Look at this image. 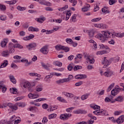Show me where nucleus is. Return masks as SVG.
<instances>
[{"mask_svg": "<svg viewBox=\"0 0 124 124\" xmlns=\"http://www.w3.org/2000/svg\"><path fill=\"white\" fill-rule=\"evenodd\" d=\"M8 107L12 109V111H16V110H18V107H17V105H16H16H13L12 103H9Z\"/></svg>", "mask_w": 124, "mask_h": 124, "instance_id": "10", "label": "nucleus"}, {"mask_svg": "<svg viewBox=\"0 0 124 124\" xmlns=\"http://www.w3.org/2000/svg\"><path fill=\"white\" fill-rule=\"evenodd\" d=\"M74 114H87L88 111L86 110H83L81 109H78L73 111Z\"/></svg>", "mask_w": 124, "mask_h": 124, "instance_id": "9", "label": "nucleus"}, {"mask_svg": "<svg viewBox=\"0 0 124 124\" xmlns=\"http://www.w3.org/2000/svg\"><path fill=\"white\" fill-rule=\"evenodd\" d=\"M8 64V62L7 60H4L3 63L0 66V68H3L4 67H6Z\"/></svg>", "mask_w": 124, "mask_h": 124, "instance_id": "19", "label": "nucleus"}, {"mask_svg": "<svg viewBox=\"0 0 124 124\" xmlns=\"http://www.w3.org/2000/svg\"><path fill=\"white\" fill-rule=\"evenodd\" d=\"M17 9L19 11H24V10H26L27 9V8L25 7H21V6H18L17 7Z\"/></svg>", "mask_w": 124, "mask_h": 124, "instance_id": "33", "label": "nucleus"}, {"mask_svg": "<svg viewBox=\"0 0 124 124\" xmlns=\"http://www.w3.org/2000/svg\"><path fill=\"white\" fill-rule=\"evenodd\" d=\"M57 100H59V101H60L61 102H64V103H67V101H66L65 99H64L62 97H57Z\"/></svg>", "mask_w": 124, "mask_h": 124, "instance_id": "31", "label": "nucleus"}, {"mask_svg": "<svg viewBox=\"0 0 124 124\" xmlns=\"http://www.w3.org/2000/svg\"><path fill=\"white\" fill-rule=\"evenodd\" d=\"M14 48H18L19 49H22L23 48V46L22 45L17 44L16 45H14Z\"/></svg>", "mask_w": 124, "mask_h": 124, "instance_id": "40", "label": "nucleus"}, {"mask_svg": "<svg viewBox=\"0 0 124 124\" xmlns=\"http://www.w3.org/2000/svg\"><path fill=\"white\" fill-rule=\"evenodd\" d=\"M39 3L42 4V5H46V6H51L52 3L49 1H46V0H39Z\"/></svg>", "mask_w": 124, "mask_h": 124, "instance_id": "5", "label": "nucleus"}, {"mask_svg": "<svg viewBox=\"0 0 124 124\" xmlns=\"http://www.w3.org/2000/svg\"><path fill=\"white\" fill-rule=\"evenodd\" d=\"M71 16V13H66V21H67L68 19H69V17Z\"/></svg>", "mask_w": 124, "mask_h": 124, "instance_id": "54", "label": "nucleus"}, {"mask_svg": "<svg viewBox=\"0 0 124 124\" xmlns=\"http://www.w3.org/2000/svg\"><path fill=\"white\" fill-rule=\"evenodd\" d=\"M0 10L4 11V10L6 9V6H5V5L0 4Z\"/></svg>", "mask_w": 124, "mask_h": 124, "instance_id": "53", "label": "nucleus"}, {"mask_svg": "<svg viewBox=\"0 0 124 124\" xmlns=\"http://www.w3.org/2000/svg\"><path fill=\"white\" fill-rule=\"evenodd\" d=\"M74 59V55H70L68 57V61H72Z\"/></svg>", "mask_w": 124, "mask_h": 124, "instance_id": "61", "label": "nucleus"}, {"mask_svg": "<svg viewBox=\"0 0 124 124\" xmlns=\"http://www.w3.org/2000/svg\"><path fill=\"white\" fill-rule=\"evenodd\" d=\"M114 73L113 71H112V70H110V69L109 68H107L106 71L103 74V76H105V77L109 78L111 77V76H112V75Z\"/></svg>", "mask_w": 124, "mask_h": 124, "instance_id": "3", "label": "nucleus"}, {"mask_svg": "<svg viewBox=\"0 0 124 124\" xmlns=\"http://www.w3.org/2000/svg\"><path fill=\"white\" fill-rule=\"evenodd\" d=\"M28 30L29 31H39V29H38V28H34L33 27H30L28 28Z\"/></svg>", "mask_w": 124, "mask_h": 124, "instance_id": "16", "label": "nucleus"}, {"mask_svg": "<svg viewBox=\"0 0 124 124\" xmlns=\"http://www.w3.org/2000/svg\"><path fill=\"white\" fill-rule=\"evenodd\" d=\"M115 101L123 102V101H124V97L122 96H119L117 98L115 99Z\"/></svg>", "mask_w": 124, "mask_h": 124, "instance_id": "27", "label": "nucleus"}, {"mask_svg": "<svg viewBox=\"0 0 124 124\" xmlns=\"http://www.w3.org/2000/svg\"><path fill=\"white\" fill-rule=\"evenodd\" d=\"M79 69H82V66L80 65H76L73 68L74 71H76V70H78Z\"/></svg>", "mask_w": 124, "mask_h": 124, "instance_id": "41", "label": "nucleus"}, {"mask_svg": "<svg viewBox=\"0 0 124 124\" xmlns=\"http://www.w3.org/2000/svg\"><path fill=\"white\" fill-rule=\"evenodd\" d=\"M117 2V0H109L108 1V3L109 5H113V4H114V3H116Z\"/></svg>", "mask_w": 124, "mask_h": 124, "instance_id": "42", "label": "nucleus"}, {"mask_svg": "<svg viewBox=\"0 0 124 124\" xmlns=\"http://www.w3.org/2000/svg\"><path fill=\"white\" fill-rule=\"evenodd\" d=\"M14 48V44L12 43H10L8 46L9 53L10 54H12L15 52V49Z\"/></svg>", "mask_w": 124, "mask_h": 124, "instance_id": "6", "label": "nucleus"}, {"mask_svg": "<svg viewBox=\"0 0 124 124\" xmlns=\"http://www.w3.org/2000/svg\"><path fill=\"white\" fill-rule=\"evenodd\" d=\"M42 107L44 109H47V108L48 107V104H43Z\"/></svg>", "mask_w": 124, "mask_h": 124, "instance_id": "64", "label": "nucleus"}, {"mask_svg": "<svg viewBox=\"0 0 124 124\" xmlns=\"http://www.w3.org/2000/svg\"><path fill=\"white\" fill-rule=\"evenodd\" d=\"M115 35L116 36V37H120L122 38V33L121 32H118V33H115Z\"/></svg>", "mask_w": 124, "mask_h": 124, "instance_id": "55", "label": "nucleus"}, {"mask_svg": "<svg viewBox=\"0 0 124 124\" xmlns=\"http://www.w3.org/2000/svg\"><path fill=\"white\" fill-rule=\"evenodd\" d=\"M80 79H86L87 78V75L83 74H79Z\"/></svg>", "mask_w": 124, "mask_h": 124, "instance_id": "48", "label": "nucleus"}, {"mask_svg": "<svg viewBox=\"0 0 124 124\" xmlns=\"http://www.w3.org/2000/svg\"><path fill=\"white\" fill-rule=\"evenodd\" d=\"M54 65H56V66H59L61 67L62 65V63L59 62V61H55L53 62Z\"/></svg>", "mask_w": 124, "mask_h": 124, "instance_id": "30", "label": "nucleus"}, {"mask_svg": "<svg viewBox=\"0 0 124 124\" xmlns=\"http://www.w3.org/2000/svg\"><path fill=\"white\" fill-rule=\"evenodd\" d=\"M9 54L10 53L9 52L8 50H6V51H3L2 52V57H8V56H9Z\"/></svg>", "mask_w": 124, "mask_h": 124, "instance_id": "25", "label": "nucleus"}, {"mask_svg": "<svg viewBox=\"0 0 124 124\" xmlns=\"http://www.w3.org/2000/svg\"><path fill=\"white\" fill-rule=\"evenodd\" d=\"M65 41L66 42H67V43H69V44H71L72 43H73V41L70 38L66 39Z\"/></svg>", "mask_w": 124, "mask_h": 124, "instance_id": "44", "label": "nucleus"}, {"mask_svg": "<svg viewBox=\"0 0 124 124\" xmlns=\"http://www.w3.org/2000/svg\"><path fill=\"white\" fill-rule=\"evenodd\" d=\"M82 58H83V55L81 54H78L75 58V60H77V59H82Z\"/></svg>", "mask_w": 124, "mask_h": 124, "instance_id": "45", "label": "nucleus"}, {"mask_svg": "<svg viewBox=\"0 0 124 124\" xmlns=\"http://www.w3.org/2000/svg\"><path fill=\"white\" fill-rule=\"evenodd\" d=\"M48 122V119H47V117H44L42 120L43 124H46Z\"/></svg>", "mask_w": 124, "mask_h": 124, "instance_id": "58", "label": "nucleus"}, {"mask_svg": "<svg viewBox=\"0 0 124 124\" xmlns=\"http://www.w3.org/2000/svg\"><path fill=\"white\" fill-rule=\"evenodd\" d=\"M95 27L98 29H107L108 28L107 25L103 24H96Z\"/></svg>", "mask_w": 124, "mask_h": 124, "instance_id": "13", "label": "nucleus"}, {"mask_svg": "<svg viewBox=\"0 0 124 124\" xmlns=\"http://www.w3.org/2000/svg\"><path fill=\"white\" fill-rule=\"evenodd\" d=\"M16 105L18 106L19 107H25V106H26V105H25V104H24L23 103H16Z\"/></svg>", "mask_w": 124, "mask_h": 124, "instance_id": "43", "label": "nucleus"}, {"mask_svg": "<svg viewBox=\"0 0 124 124\" xmlns=\"http://www.w3.org/2000/svg\"><path fill=\"white\" fill-rule=\"evenodd\" d=\"M102 12L105 14L110 13V12L108 10V8L105 7L102 9Z\"/></svg>", "mask_w": 124, "mask_h": 124, "instance_id": "28", "label": "nucleus"}, {"mask_svg": "<svg viewBox=\"0 0 124 124\" xmlns=\"http://www.w3.org/2000/svg\"><path fill=\"white\" fill-rule=\"evenodd\" d=\"M98 48H100V49H103L104 50H108V49H109V47L103 44L99 45Z\"/></svg>", "mask_w": 124, "mask_h": 124, "instance_id": "21", "label": "nucleus"}, {"mask_svg": "<svg viewBox=\"0 0 124 124\" xmlns=\"http://www.w3.org/2000/svg\"><path fill=\"white\" fill-rule=\"evenodd\" d=\"M41 65L42 67H44V68H45V69H46V70H49V67L50 66H48L46 64H45V63L42 62L41 63Z\"/></svg>", "mask_w": 124, "mask_h": 124, "instance_id": "36", "label": "nucleus"}, {"mask_svg": "<svg viewBox=\"0 0 124 124\" xmlns=\"http://www.w3.org/2000/svg\"><path fill=\"white\" fill-rule=\"evenodd\" d=\"M77 17V15H76V14H74L72 16V18L71 19V22H76V18Z\"/></svg>", "mask_w": 124, "mask_h": 124, "instance_id": "35", "label": "nucleus"}, {"mask_svg": "<svg viewBox=\"0 0 124 124\" xmlns=\"http://www.w3.org/2000/svg\"><path fill=\"white\" fill-rule=\"evenodd\" d=\"M89 95L90 93H85L82 95L81 97V100H86V99H88Z\"/></svg>", "mask_w": 124, "mask_h": 124, "instance_id": "20", "label": "nucleus"}, {"mask_svg": "<svg viewBox=\"0 0 124 124\" xmlns=\"http://www.w3.org/2000/svg\"><path fill=\"white\" fill-rule=\"evenodd\" d=\"M88 34L90 37H93V35H94V31L93 30L88 31Z\"/></svg>", "mask_w": 124, "mask_h": 124, "instance_id": "26", "label": "nucleus"}, {"mask_svg": "<svg viewBox=\"0 0 124 124\" xmlns=\"http://www.w3.org/2000/svg\"><path fill=\"white\" fill-rule=\"evenodd\" d=\"M71 116H72V115L70 113H64L61 115L60 119L63 121H67Z\"/></svg>", "mask_w": 124, "mask_h": 124, "instance_id": "2", "label": "nucleus"}, {"mask_svg": "<svg viewBox=\"0 0 124 124\" xmlns=\"http://www.w3.org/2000/svg\"><path fill=\"white\" fill-rule=\"evenodd\" d=\"M29 75H30V76H33L35 77H40V75L35 73H30Z\"/></svg>", "mask_w": 124, "mask_h": 124, "instance_id": "37", "label": "nucleus"}, {"mask_svg": "<svg viewBox=\"0 0 124 124\" xmlns=\"http://www.w3.org/2000/svg\"><path fill=\"white\" fill-rule=\"evenodd\" d=\"M70 49V48L68 47L63 46V47L62 50L64 51V52H69Z\"/></svg>", "mask_w": 124, "mask_h": 124, "instance_id": "46", "label": "nucleus"}, {"mask_svg": "<svg viewBox=\"0 0 124 124\" xmlns=\"http://www.w3.org/2000/svg\"><path fill=\"white\" fill-rule=\"evenodd\" d=\"M16 90V88H12L10 89V93L13 94L14 93Z\"/></svg>", "mask_w": 124, "mask_h": 124, "instance_id": "62", "label": "nucleus"}, {"mask_svg": "<svg viewBox=\"0 0 124 124\" xmlns=\"http://www.w3.org/2000/svg\"><path fill=\"white\" fill-rule=\"evenodd\" d=\"M121 91V88H115V89H113L111 92V94L113 96H115L116 94H118Z\"/></svg>", "mask_w": 124, "mask_h": 124, "instance_id": "8", "label": "nucleus"}, {"mask_svg": "<svg viewBox=\"0 0 124 124\" xmlns=\"http://www.w3.org/2000/svg\"><path fill=\"white\" fill-rule=\"evenodd\" d=\"M36 46V44L35 43H33L31 44H30L27 47L28 48L29 50H31V48H34Z\"/></svg>", "mask_w": 124, "mask_h": 124, "instance_id": "18", "label": "nucleus"}, {"mask_svg": "<svg viewBox=\"0 0 124 124\" xmlns=\"http://www.w3.org/2000/svg\"><path fill=\"white\" fill-rule=\"evenodd\" d=\"M112 101V100L111 99H109V97H106L105 98V102L108 103V102H111Z\"/></svg>", "mask_w": 124, "mask_h": 124, "instance_id": "56", "label": "nucleus"}, {"mask_svg": "<svg viewBox=\"0 0 124 124\" xmlns=\"http://www.w3.org/2000/svg\"><path fill=\"white\" fill-rule=\"evenodd\" d=\"M0 19L1 21H5L6 20V16H2L0 17Z\"/></svg>", "mask_w": 124, "mask_h": 124, "instance_id": "63", "label": "nucleus"}, {"mask_svg": "<svg viewBox=\"0 0 124 124\" xmlns=\"http://www.w3.org/2000/svg\"><path fill=\"white\" fill-rule=\"evenodd\" d=\"M53 77V74L50 73L49 75L45 77L44 78L45 82L50 83L51 82V78Z\"/></svg>", "mask_w": 124, "mask_h": 124, "instance_id": "11", "label": "nucleus"}, {"mask_svg": "<svg viewBox=\"0 0 124 124\" xmlns=\"http://www.w3.org/2000/svg\"><path fill=\"white\" fill-rule=\"evenodd\" d=\"M40 52H41V53H42V54L44 55H47L49 52L48 51V47L47 46H44L42 48H41Z\"/></svg>", "mask_w": 124, "mask_h": 124, "instance_id": "12", "label": "nucleus"}, {"mask_svg": "<svg viewBox=\"0 0 124 124\" xmlns=\"http://www.w3.org/2000/svg\"><path fill=\"white\" fill-rule=\"evenodd\" d=\"M102 63L105 64L103 66L104 68H106L108 65L111 64V61L107 60L106 57L104 58V61L102 62Z\"/></svg>", "mask_w": 124, "mask_h": 124, "instance_id": "4", "label": "nucleus"}, {"mask_svg": "<svg viewBox=\"0 0 124 124\" xmlns=\"http://www.w3.org/2000/svg\"><path fill=\"white\" fill-rule=\"evenodd\" d=\"M101 20V17H97L95 18H93L92 19V22H98Z\"/></svg>", "mask_w": 124, "mask_h": 124, "instance_id": "50", "label": "nucleus"}, {"mask_svg": "<svg viewBox=\"0 0 124 124\" xmlns=\"http://www.w3.org/2000/svg\"><path fill=\"white\" fill-rule=\"evenodd\" d=\"M41 32L44 33L46 32V34H51V33H53L54 32V30H46L45 29H42L41 31Z\"/></svg>", "mask_w": 124, "mask_h": 124, "instance_id": "15", "label": "nucleus"}, {"mask_svg": "<svg viewBox=\"0 0 124 124\" xmlns=\"http://www.w3.org/2000/svg\"><path fill=\"white\" fill-rule=\"evenodd\" d=\"M56 117H57V114L52 113L48 116V119L49 120H51V119H54Z\"/></svg>", "mask_w": 124, "mask_h": 124, "instance_id": "38", "label": "nucleus"}, {"mask_svg": "<svg viewBox=\"0 0 124 124\" xmlns=\"http://www.w3.org/2000/svg\"><path fill=\"white\" fill-rule=\"evenodd\" d=\"M116 123L117 124H123L124 121L119 117L117 120H116Z\"/></svg>", "mask_w": 124, "mask_h": 124, "instance_id": "49", "label": "nucleus"}, {"mask_svg": "<svg viewBox=\"0 0 124 124\" xmlns=\"http://www.w3.org/2000/svg\"><path fill=\"white\" fill-rule=\"evenodd\" d=\"M63 47V46L61 45H57L55 46V49L57 51H61V50H62Z\"/></svg>", "mask_w": 124, "mask_h": 124, "instance_id": "22", "label": "nucleus"}, {"mask_svg": "<svg viewBox=\"0 0 124 124\" xmlns=\"http://www.w3.org/2000/svg\"><path fill=\"white\" fill-rule=\"evenodd\" d=\"M70 80H71V79H70V78L68 76V78H62V79H59V80H57L56 81V83L57 84H62V83L69 82V81H70Z\"/></svg>", "mask_w": 124, "mask_h": 124, "instance_id": "7", "label": "nucleus"}, {"mask_svg": "<svg viewBox=\"0 0 124 124\" xmlns=\"http://www.w3.org/2000/svg\"><path fill=\"white\" fill-rule=\"evenodd\" d=\"M97 38L101 40V42H105L107 38H108V36H107V33H105L104 34H99L97 36Z\"/></svg>", "mask_w": 124, "mask_h": 124, "instance_id": "1", "label": "nucleus"}, {"mask_svg": "<svg viewBox=\"0 0 124 124\" xmlns=\"http://www.w3.org/2000/svg\"><path fill=\"white\" fill-rule=\"evenodd\" d=\"M45 9L46 11H53V9L50 7H46Z\"/></svg>", "mask_w": 124, "mask_h": 124, "instance_id": "60", "label": "nucleus"}, {"mask_svg": "<svg viewBox=\"0 0 124 124\" xmlns=\"http://www.w3.org/2000/svg\"><path fill=\"white\" fill-rule=\"evenodd\" d=\"M31 87V83L30 82H24L23 84V88L29 89Z\"/></svg>", "mask_w": 124, "mask_h": 124, "instance_id": "32", "label": "nucleus"}, {"mask_svg": "<svg viewBox=\"0 0 124 124\" xmlns=\"http://www.w3.org/2000/svg\"><path fill=\"white\" fill-rule=\"evenodd\" d=\"M101 114V116H104L105 115H106V110H103V109H100Z\"/></svg>", "mask_w": 124, "mask_h": 124, "instance_id": "51", "label": "nucleus"}, {"mask_svg": "<svg viewBox=\"0 0 124 124\" xmlns=\"http://www.w3.org/2000/svg\"><path fill=\"white\" fill-rule=\"evenodd\" d=\"M83 84V81H79L76 83L75 85L76 87H79V86H81Z\"/></svg>", "mask_w": 124, "mask_h": 124, "instance_id": "57", "label": "nucleus"}, {"mask_svg": "<svg viewBox=\"0 0 124 124\" xmlns=\"http://www.w3.org/2000/svg\"><path fill=\"white\" fill-rule=\"evenodd\" d=\"M90 107L91 108H93V109H94V110H97L98 109H100V107L99 106H98V105H90Z\"/></svg>", "mask_w": 124, "mask_h": 124, "instance_id": "34", "label": "nucleus"}, {"mask_svg": "<svg viewBox=\"0 0 124 124\" xmlns=\"http://www.w3.org/2000/svg\"><path fill=\"white\" fill-rule=\"evenodd\" d=\"M68 70L69 71H71V70H72V69H73V66H72L71 65V64H69L68 66Z\"/></svg>", "mask_w": 124, "mask_h": 124, "instance_id": "59", "label": "nucleus"}, {"mask_svg": "<svg viewBox=\"0 0 124 124\" xmlns=\"http://www.w3.org/2000/svg\"><path fill=\"white\" fill-rule=\"evenodd\" d=\"M35 90L36 92H41L42 91H43V88H42V85L39 84L38 85L36 88Z\"/></svg>", "mask_w": 124, "mask_h": 124, "instance_id": "23", "label": "nucleus"}, {"mask_svg": "<svg viewBox=\"0 0 124 124\" xmlns=\"http://www.w3.org/2000/svg\"><path fill=\"white\" fill-rule=\"evenodd\" d=\"M75 108L74 107L69 108H66V111L68 113H71V110L74 109Z\"/></svg>", "mask_w": 124, "mask_h": 124, "instance_id": "52", "label": "nucleus"}, {"mask_svg": "<svg viewBox=\"0 0 124 124\" xmlns=\"http://www.w3.org/2000/svg\"><path fill=\"white\" fill-rule=\"evenodd\" d=\"M28 97L31 99H35V98H38L39 97V95L34 94L31 93H30L28 94Z\"/></svg>", "mask_w": 124, "mask_h": 124, "instance_id": "14", "label": "nucleus"}, {"mask_svg": "<svg viewBox=\"0 0 124 124\" xmlns=\"http://www.w3.org/2000/svg\"><path fill=\"white\" fill-rule=\"evenodd\" d=\"M8 42V39H4L3 41L1 42V46L2 47H5Z\"/></svg>", "mask_w": 124, "mask_h": 124, "instance_id": "24", "label": "nucleus"}, {"mask_svg": "<svg viewBox=\"0 0 124 124\" xmlns=\"http://www.w3.org/2000/svg\"><path fill=\"white\" fill-rule=\"evenodd\" d=\"M87 116L89 118H90L91 120H93L94 121H96V117L93 115V114L89 113Z\"/></svg>", "mask_w": 124, "mask_h": 124, "instance_id": "29", "label": "nucleus"}, {"mask_svg": "<svg viewBox=\"0 0 124 124\" xmlns=\"http://www.w3.org/2000/svg\"><path fill=\"white\" fill-rule=\"evenodd\" d=\"M90 58V56H88L87 57L89 62H90V63H91L92 64L94 63V59H91V58Z\"/></svg>", "mask_w": 124, "mask_h": 124, "instance_id": "39", "label": "nucleus"}, {"mask_svg": "<svg viewBox=\"0 0 124 124\" xmlns=\"http://www.w3.org/2000/svg\"><path fill=\"white\" fill-rule=\"evenodd\" d=\"M9 78H10L11 82L13 84H16V83H17V81L14 76H9Z\"/></svg>", "mask_w": 124, "mask_h": 124, "instance_id": "17", "label": "nucleus"}, {"mask_svg": "<svg viewBox=\"0 0 124 124\" xmlns=\"http://www.w3.org/2000/svg\"><path fill=\"white\" fill-rule=\"evenodd\" d=\"M93 113L94 114V115H96L97 116H99L101 114V112H100V110H95L93 111Z\"/></svg>", "mask_w": 124, "mask_h": 124, "instance_id": "47", "label": "nucleus"}]
</instances>
